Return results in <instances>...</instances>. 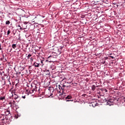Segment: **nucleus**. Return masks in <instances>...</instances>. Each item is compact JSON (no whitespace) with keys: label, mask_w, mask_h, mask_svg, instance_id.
<instances>
[{"label":"nucleus","mask_w":125,"mask_h":125,"mask_svg":"<svg viewBox=\"0 0 125 125\" xmlns=\"http://www.w3.org/2000/svg\"><path fill=\"white\" fill-rule=\"evenodd\" d=\"M62 93L61 95H65V94H66V92H65V90H67V88H68V87H69V86H66L64 84H62Z\"/></svg>","instance_id":"nucleus-1"},{"label":"nucleus","mask_w":125,"mask_h":125,"mask_svg":"<svg viewBox=\"0 0 125 125\" xmlns=\"http://www.w3.org/2000/svg\"><path fill=\"white\" fill-rule=\"evenodd\" d=\"M12 96H13V98H14L15 100H17V99H19L20 98V96L19 95L16 94L15 93H14L13 94H12Z\"/></svg>","instance_id":"nucleus-2"},{"label":"nucleus","mask_w":125,"mask_h":125,"mask_svg":"<svg viewBox=\"0 0 125 125\" xmlns=\"http://www.w3.org/2000/svg\"><path fill=\"white\" fill-rule=\"evenodd\" d=\"M106 104L107 105H109V106H111V105H113V100H108L106 103Z\"/></svg>","instance_id":"nucleus-3"},{"label":"nucleus","mask_w":125,"mask_h":125,"mask_svg":"<svg viewBox=\"0 0 125 125\" xmlns=\"http://www.w3.org/2000/svg\"><path fill=\"white\" fill-rule=\"evenodd\" d=\"M37 86L35 85V87L34 88H33V89H32L30 91V93H34V92H35V91H37Z\"/></svg>","instance_id":"nucleus-4"},{"label":"nucleus","mask_w":125,"mask_h":125,"mask_svg":"<svg viewBox=\"0 0 125 125\" xmlns=\"http://www.w3.org/2000/svg\"><path fill=\"white\" fill-rule=\"evenodd\" d=\"M40 65H41L40 63H38V62H35L33 63V66H34V67H35V68H39V67H40Z\"/></svg>","instance_id":"nucleus-5"},{"label":"nucleus","mask_w":125,"mask_h":125,"mask_svg":"<svg viewBox=\"0 0 125 125\" xmlns=\"http://www.w3.org/2000/svg\"><path fill=\"white\" fill-rule=\"evenodd\" d=\"M4 114L6 116H7L10 114V111H9V110H7L6 111H5Z\"/></svg>","instance_id":"nucleus-6"},{"label":"nucleus","mask_w":125,"mask_h":125,"mask_svg":"<svg viewBox=\"0 0 125 125\" xmlns=\"http://www.w3.org/2000/svg\"><path fill=\"white\" fill-rule=\"evenodd\" d=\"M12 48H13L14 49H15L16 47H17V44H12Z\"/></svg>","instance_id":"nucleus-7"},{"label":"nucleus","mask_w":125,"mask_h":125,"mask_svg":"<svg viewBox=\"0 0 125 125\" xmlns=\"http://www.w3.org/2000/svg\"><path fill=\"white\" fill-rule=\"evenodd\" d=\"M96 89V86H95V85H93L92 86V90L94 91V90H95Z\"/></svg>","instance_id":"nucleus-8"},{"label":"nucleus","mask_w":125,"mask_h":125,"mask_svg":"<svg viewBox=\"0 0 125 125\" xmlns=\"http://www.w3.org/2000/svg\"><path fill=\"white\" fill-rule=\"evenodd\" d=\"M65 98L66 99H71V98H72V96L68 95Z\"/></svg>","instance_id":"nucleus-9"},{"label":"nucleus","mask_w":125,"mask_h":125,"mask_svg":"<svg viewBox=\"0 0 125 125\" xmlns=\"http://www.w3.org/2000/svg\"><path fill=\"white\" fill-rule=\"evenodd\" d=\"M5 24H6V25H9V24H10V21H6Z\"/></svg>","instance_id":"nucleus-10"},{"label":"nucleus","mask_w":125,"mask_h":125,"mask_svg":"<svg viewBox=\"0 0 125 125\" xmlns=\"http://www.w3.org/2000/svg\"><path fill=\"white\" fill-rule=\"evenodd\" d=\"M102 90L103 91V92H108V90L106 89H103Z\"/></svg>","instance_id":"nucleus-11"},{"label":"nucleus","mask_w":125,"mask_h":125,"mask_svg":"<svg viewBox=\"0 0 125 125\" xmlns=\"http://www.w3.org/2000/svg\"><path fill=\"white\" fill-rule=\"evenodd\" d=\"M5 99V97H0V100H4Z\"/></svg>","instance_id":"nucleus-12"},{"label":"nucleus","mask_w":125,"mask_h":125,"mask_svg":"<svg viewBox=\"0 0 125 125\" xmlns=\"http://www.w3.org/2000/svg\"><path fill=\"white\" fill-rule=\"evenodd\" d=\"M32 56V55L31 54H29L28 56H27V59H30L31 58V57Z\"/></svg>","instance_id":"nucleus-13"},{"label":"nucleus","mask_w":125,"mask_h":125,"mask_svg":"<svg viewBox=\"0 0 125 125\" xmlns=\"http://www.w3.org/2000/svg\"><path fill=\"white\" fill-rule=\"evenodd\" d=\"M30 62L32 63V62L34 61V58H33V57H32L30 58Z\"/></svg>","instance_id":"nucleus-14"},{"label":"nucleus","mask_w":125,"mask_h":125,"mask_svg":"<svg viewBox=\"0 0 125 125\" xmlns=\"http://www.w3.org/2000/svg\"><path fill=\"white\" fill-rule=\"evenodd\" d=\"M10 104H11V105H14V104H15V101H13V102H11Z\"/></svg>","instance_id":"nucleus-15"},{"label":"nucleus","mask_w":125,"mask_h":125,"mask_svg":"<svg viewBox=\"0 0 125 125\" xmlns=\"http://www.w3.org/2000/svg\"><path fill=\"white\" fill-rule=\"evenodd\" d=\"M10 33H11V31H10V30H8L7 31V36H8V35H9V34H10Z\"/></svg>","instance_id":"nucleus-16"},{"label":"nucleus","mask_w":125,"mask_h":125,"mask_svg":"<svg viewBox=\"0 0 125 125\" xmlns=\"http://www.w3.org/2000/svg\"><path fill=\"white\" fill-rule=\"evenodd\" d=\"M41 64H42V66H43L44 64H43V61L41 60Z\"/></svg>","instance_id":"nucleus-17"},{"label":"nucleus","mask_w":125,"mask_h":125,"mask_svg":"<svg viewBox=\"0 0 125 125\" xmlns=\"http://www.w3.org/2000/svg\"><path fill=\"white\" fill-rule=\"evenodd\" d=\"M62 86H61L60 85H59V89H60V90H61V89H62Z\"/></svg>","instance_id":"nucleus-18"},{"label":"nucleus","mask_w":125,"mask_h":125,"mask_svg":"<svg viewBox=\"0 0 125 125\" xmlns=\"http://www.w3.org/2000/svg\"><path fill=\"white\" fill-rule=\"evenodd\" d=\"M18 27V28H19V29L20 30H22V28L21 27V26H20V25H19Z\"/></svg>","instance_id":"nucleus-19"},{"label":"nucleus","mask_w":125,"mask_h":125,"mask_svg":"<svg viewBox=\"0 0 125 125\" xmlns=\"http://www.w3.org/2000/svg\"><path fill=\"white\" fill-rule=\"evenodd\" d=\"M22 98H23V99H25V98H26V95L24 96H22Z\"/></svg>","instance_id":"nucleus-20"},{"label":"nucleus","mask_w":125,"mask_h":125,"mask_svg":"<svg viewBox=\"0 0 125 125\" xmlns=\"http://www.w3.org/2000/svg\"><path fill=\"white\" fill-rule=\"evenodd\" d=\"M45 62H52V61H49V60H46L45 61Z\"/></svg>","instance_id":"nucleus-21"},{"label":"nucleus","mask_w":125,"mask_h":125,"mask_svg":"<svg viewBox=\"0 0 125 125\" xmlns=\"http://www.w3.org/2000/svg\"><path fill=\"white\" fill-rule=\"evenodd\" d=\"M85 95H86V94H83L82 95V96H83V97H84L85 96Z\"/></svg>","instance_id":"nucleus-22"},{"label":"nucleus","mask_w":125,"mask_h":125,"mask_svg":"<svg viewBox=\"0 0 125 125\" xmlns=\"http://www.w3.org/2000/svg\"><path fill=\"white\" fill-rule=\"evenodd\" d=\"M1 44L0 43V50H1Z\"/></svg>","instance_id":"nucleus-23"},{"label":"nucleus","mask_w":125,"mask_h":125,"mask_svg":"<svg viewBox=\"0 0 125 125\" xmlns=\"http://www.w3.org/2000/svg\"><path fill=\"white\" fill-rule=\"evenodd\" d=\"M110 57L112 58V59H115V58L113 56H110Z\"/></svg>","instance_id":"nucleus-24"},{"label":"nucleus","mask_w":125,"mask_h":125,"mask_svg":"<svg viewBox=\"0 0 125 125\" xmlns=\"http://www.w3.org/2000/svg\"><path fill=\"white\" fill-rule=\"evenodd\" d=\"M47 72H48L49 73V70H47Z\"/></svg>","instance_id":"nucleus-25"},{"label":"nucleus","mask_w":125,"mask_h":125,"mask_svg":"<svg viewBox=\"0 0 125 125\" xmlns=\"http://www.w3.org/2000/svg\"><path fill=\"white\" fill-rule=\"evenodd\" d=\"M50 57H51V56H49L48 58H49Z\"/></svg>","instance_id":"nucleus-26"},{"label":"nucleus","mask_w":125,"mask_h":125,"mask_svg":"<svg viewBox=\"0 0 125 125\" xmlns=\"http://www.w3.org/2000/svg\"><path fill=\"white\" fill-rule=\"evenodd\" d=\"M66 101H70V100H66Z\"/></svg>","instance_id":"nucleus-27"}]
</instances>
